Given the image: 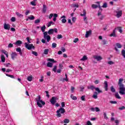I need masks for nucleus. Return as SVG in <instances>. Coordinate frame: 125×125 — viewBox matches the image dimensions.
<instances>
[{
	"mask_svg": "<svg viewBox=\"0 0 125 125\" xmlns=\"http://www.w3.org/2000/svg\"><path fill=\"white\" fill-rule=\"evenodd\" d=\"M124 82V79L120 78L119 79L118 84L119 85V92L121 95H125V84L123 83Z\"/></svg>",
	"mask_w": 125,
	"mask_h": 125,
	"instance_id": "1",
	"label": "nucleus"
},
{
	"mask_svg": "<svg viewBox=\"0 0 125 125\" xmlns=\"http://www.w3.org/2000/svg\"><path fill=\"white\" fill-rule=\"evenodd\" d=\"M37 97L38 98L35 99V100L37 101V105L38 107H40V108H42V106H44L45 105V102L42 100L41 96L39 95Z\"/></svg>",
	"mask_w": 125,
	"mask_h": 125,
	"instance_id": "2",
	"label": "nucleus"
},
{
	"mask_svg": "<svg viewBox=\"0 0 125 125\" xmlns=\"http://www.w3.org/2000/svg\"><path fill=\"white\" fill-rule=\"evenodd\" d=\"M66 111L65 110V109L63 107H61L56 112L57 114L56 116L58 117V118H60L61 117V114H64V113H65Z\"/></svg>",
	"mask_w": 125,
	"mask_h": 125,
	"instance_id": "3",
	"label": "nucleus"
},
{
	"mask_svg": "<svg viewBox=\"0 0 125 125\" xmlns=\"http://www.w3.org/2000/svg\"><path fill=\"white\" fill-rule=\"evenodd\" d=\"M88 89H91V90H93V89H95L96 91H97L98 93H102L103 92L102 90H100L99 87H95L93 85L88 86H87Z\"/></svg>",
	"mask_w": 125,
	"mask_h": 125,
	"instance_id": "4",
	"label": "nucleus"
},
{
	"mask_svg": "<svg viewBox=\"0 0 125 125\" xmlns=\"http://www.w3.org/2000/svg\"><path fill=\"white\" fill-rule=\"evenodd\" d=\"M24 45L25 48H27V49H28V50H31L32 48L33 49H35V46H34L33 44H28L27 42H25L24 43Z\"/></svg>",
	"mask_w": 125,
	"mask_h": 125,
	"instance_id": "5",
	"label": "nucleus"
},
{
	"mask_svg": "<svg viewBox=\"0 0 125 125\" xmlns=\"http://www.w3.org/2000/svg\"><path fill=\"white\" fill-rule=\"evenodd\" d=\"M116 46L114 47L115 50L116 51V53H120V50H119L118 48H122V44L120 43H116L115 44Z\"/></svg>",
	"mask_w": 125,
	"mask_h": 125,
	"instance_id": "6",
	"label": "nucleus"
},
{
	"mask_svg": "<svg viewBox=\"0 0 125 125\" xmlns=\"http://www.w3.org/2000/svg\"><path fill=\"white\" fill-rule=\"evenodd\" d=\"M83 14H81V16H84L83 21H84L85 24H88V21H87V18L85 15H86V11L85 10H83Z\"/></svg>",
	"mask_w": 125,
	"mask_h": 125,
	"instance_id": "7",
	"label": "nucleus"
},
{
	"mask_svg": "<svg viewBox=\"0 0 125 125\" xmlns=\"http://www.w3.org/2000/svg\"><path fill=\"white\" fill-rule=\"evenodd\" d=\"M44 38L46 39L47 42H49L50 41V36L47 35V32H45L43 33Z\"/></svg>",
	"mask_w": 125,
	"mask_h": 125,
	"instance_id": "8",
	"label": "nucleus"
},
{
	"mask_svg": "<svg viewBox=\"0 0 125 125\" xmlns=\"http://www.w3.org/2000/svg\"><path fill=\"white\" fill-rule=\"evenodd\" d=\"M56 97H52L51 100L50 101V102L51 103V104L52 105H54L55 103H56Z\"/></svg>",
	"mask_w": 125,
	"mask_h": 125,
	"instance_id": "9",
	"label": "nucleus"
},
{
	"mask_svg": "<svg viewBox=\"0 0 125 125\" xmlns=\"http://www.w3.org/2000/svg\"><path fill=\"white\" fill-rule=\"evenodd\" d=\"M101 15V16H100ZM98 16H100L99 17V19L100 20H103V19H104V17H105L104 16V15H102V14H101V12L100 11V10H99L98 12Z\"/></svg>",
	"mask_w": 125,
	"mask_h": 125,
	"instance_id": "10",
	"label": "nucleus"
},
{
	"mask_svg": "<svg viewBox=\"0 0 125 125\" xmlns=\"http://www.w3.org/2000/svg\"><path fill=\"white\" fill-rule=\"evenodd\" d=\"M93 58L97 61H100V60H102L103 59L101 56L97 55L94 56Z\"/></svg>",
	"mask_w": 125,
	"mask_h": 125,
	"instance_id": "11",
	"label": "nucleus"
},
{
	"mask_svg": "<svg viewBox=\"0 0 125 125\" xmlns=\"http://www.w3.org/2000/svg\"><path fill=\"white\" fill-rule=\"evenodd\" d=\"M4 29L5 30H10V25L8 23H5L4 24Z\"/></svg>",
	"mask_w": 125,
	"mask_h": 125,
	"instance_id": "12",
	"label": "nucleus"
},
{
	"mask_svg": "<svg viewBox=\"0 0 125 125\" xmlns=\"http://www.w3.org/2000/svg\"><path fill=\"white\" fill-rule=\"evenodd\" d=\"M91 34H92V31L91 30L86 31L85 35V38H88L89 36H91Z\"/></svg>",
	"mask_w": 125,
	"mask_h": 125,
	"instance_id": "13",
	"label": "nucleus"
},
{
	"mask_svg": "<svg viewBox=\"0 0 125 125\" xmlns=\"http://www.w3.org/2000/svg\"><path fill=\"white\" fill-rule=\"evenodd\" d=\"M117 30V28H115L114 30H113V32L110 35V37H114V38L117 37V35H116V30Z\"/></svg>",
	"mask_w": 125,
	"mask_h": 125,
	"instance_id": "14",
	"label": "nucleus"
},
{
	"mask_svg": "<svg viewBox=\"0 0 125 125\" xmlns=\"http://www.w3.org/2000/svg\"><path fill=\"white\" fill-rule=\"evenodd\" d=\"M17 56V53L14 52H12L11 54V57L13 60H14V59Z\"/></svg>",
	"mask_w": 125,
	"mask_h": 125,
	"instance_id": "15",
	"label": "nucleus"
},
{
	"mask_svg": "<svg viewBox=\"0 0 125 125\" xmlns=\"http://www.w3.org/2000/svg\"><path fill=\"white\" fill-rule=\"evenodd\" d=\"M117 15L116 17L117 18H120L123 15V11H119L118 12H116Z\"/></svg>",
	"mask_w": 125,
	"mask_h": 125,
	"instance_id": "16",
	"label": "nucleus"
},
{
	"mask_svg": "<svg viewBox=\"0 0 125 125\" xmlns=\"http://www.w3.org/2000/svg\"><path fill=\"white\" fill-rule=\"evenodd\" d=\"M61 19H62V22L63 23H66V22H67V20H66V16H62L61 17Z\"/></svg>",
	"mask_w": 125,
	"mask_h": 125,
	"instance_id": "17",
	"label": "nucleus"
},
{
	"mask_svg": "<svg viewBox=\"0 0 125 125\" xmlns=\"http://www.w3.org/2000/svg\"><path fill=\"white\" fill-rule=\"evenodd\" d=\"M16 50L17 52H19V54L21 55V56H22V55H23V54L22 53V51L21 50V48H16Z\"/></svg>",
	"mask_w": 125,
	"mask_h": 125,
	"instance_id": "18",
	"label": "nucleus"
},
{
	"mask_svg": "<svg viewBox=\"0 0 125 125\" xmlns=\"http://www.w3.org/2000/svg\"><path fill=\"white\" fill-rule=\"evenodd\" d=\"M104 89L105 91H108V82L107 81L104 82Z\"/></svg>",
	"mask_w": 125,
	"mask_h": 125,
	"instance_id": "19",
	"label": "nucleus"
},
{
	"mask_svg": "<svg viewBox=\"0 0 125 125\" xmlns=\"http://www.w3.org/2000/svg\"><path fill=\"white\" fill-rule=\"evenodd\" d=\"M98 95V93L97 92H94L92 97L94 98V99H97V98H98V96H97Z\"/></svg>",
	"mask_w": 125,
	"mask_h": 125,
	"instance_id": "20",
	"label": "nucleus"
},
{
	"mask_svg": "<svg viewBox=\"0 0 125 125\" xmlns=\"http://www.w3.org/2000/svg\"><path fill=\"white\" fill-rule=\"evenodd\" d=\"M53 33H54V30L53 29H50L48 31V35H53Z\"/></svg>",
	"mask_w": 125,
	"mask_h": 125,
	"instance_id": "21",
	"label": "nucleus"
},
{
	"mask_svg": "<svg viewBox=\"0 0 125 125\" xmlns=\"http://www.w3.org/2000/svg\"><path fill=\"white\" fill-rule=\"evenodd\" d=\"M42 12L43 13L46 12V5H45V4L43 5Z\"/></svg>",
	"mask_w": 125,
	"mask_h": 125,
	"instance_id": "22",
	"label": "nucleus"
},
{
	"mask_svg": "<svg viewBox=\"0 0 125 125\" xmlns=\"http://www.w3.org/2000/svg\"><path fill=\"white\" fill-rule=\"evenodd\" d=\"M1 61L3 63H4V62H5V57L3 55L1 56Z\"/></svg>",
	"mask_w": 125,
	"mask_h": 125,
	"instance_id": "23",
	"label": "nucleus"
},
{
	"mask_svg": "<svg viewBox=\"0 0 125 125\" xmlns=\"http://www.w3.org/2000/svg\"><path fill=\"white\" fill-rule=\"evenodd\" d=\"M15 44H17V45H20L21 44H22V41L18 40L15 42Z\"/></svg>",
	"mask_w": 125,
	"mask_h": 125,
	"instance_id": "24",
	"label": "nucleus"
},
{
	"mask_svg": "<svg viewBox=\"0 0 125 125\" xmlns=\"http://www.w3.org/2000/svg\"><path fill=\"white\" fill-rule=\"evenodd\" d=\"M115 97L117 99H121V97L120 96V95H119V93H118V92H116L115 94Z\"/></svg>",
	"mask_w": 125,
	"mask_h": 125,
	"instance_id": "25",
	"label": "nucleus"
},
{
	"mask_svg": "<svg viewBox=\"0 0 125 125\" xmlns=\"http://www.w3.org/2000/svg\"><path fill=\"white\" fill-rule=\"evenodd\" d=\"M96 3H98V7H99V8L100 10H101V11H102V10H103L102 9L101 6H100V2L97 1L96 2Z\"/></svg>",
	"mask_w": 125,
	"mask_h": 125,
	"instance_id": "26",
	"label": "nucleus"
},
{
	"mask_svg": "<svg viewBox=\"0 0 125 125\" xmlns=\"http://www.w3.org/2000/svg\"><path fill=\"white\" fill-rule=\"evenodd\" d=\"M49 51V50L48 49H45L44 50L43 54H45L46 55H47V54H48Z\"/></svg>",
	"mask_w": 125,
	"mask_h": 125,
	"instance_id": "27",
	"label": "nucleus"
},
{
	"mask_svg": "<svg viewBox=\"0 0 125 125\" xmlns=\"http://www.w3.org/2000/svg\"><path fill=\"white\" fill-rule=\"evenodd\" d=\"M85 60H87V57L86 56L84 55L83 56V58L81 59V61H85Z\"/></svg>",
	"mask_w": 125,
	"mask_h": 125,
	"instance_id": "28",
	"label": "nucleus"
},
{
	"mask_svg": "<svg viewBox=\"0 0 125 125\" xmlns=\"http://www.w3.org/2000/svg\"><path fill=\"white\" fill-rule=\"evenodd\" d=\"M45 29H46V27H45V26L44 25L41 27V30L42 31V33L45 32H44L45 31Z\"/></svg>",
	"mask_w": 125,
	"mask_h": 125,
	"instance_id": "29",
	"label": "nucleus"
},
{
	"mask_svg": "<svg viewBox=\"0 0 125 125\" xmlns=\"http://www.w3.org/2000/svg\"><path fill=\"white\" fill-rule=\"evenodd\" d=\"M110 90L111 92H113V93L116 92V89H115V88H114V86H112L110 87Z\"/></svg>",
	"mask_w": 125,
	"mask_h": 125,
	"instance_id": "30",
	"label": "nucleus"
},
{
	"mask_svg": "<svg viewBox=\"0 0 125 125\" xmlns=\"http://www.w3.org/2000/svg\"><path fill=\"white\" fill-rule=\"evenodd\" d=\"M52 66H53V64H52V63H51L50 62H48L47 63V66L49 67V68H52Z\"/></svg>",
	"mask_w": 125,
	"mask_h": 125,
	"instance_id": "31",
	"label": "nucleus"
},
{
	"mask_svg": "<svg viewBox=\"0 0 125 125\" xmlns=\"http://www.w3.org/2000/svg\"><path fill=\"white\" fill-rule=\"evenodd\" d=\"M116 29H117V30L119 31V32L122 34V33H123V29L122 28V27H117Z\"/></svg>",
	"mask_w": 125,
	"mask_h": 125,
	"instance_id": "32",
	"label": "nucleus"
},
{
	"mask_svg": "<svg viewBox=\"0 0 125 125\" xmlns=\"http://www.w3.org/2000/svg\"><path fill=\"white\" fill-rule=\"evenodd\" d=\"M51 25H54V22H53V21H51L48 23L47 27H50V26H51Z\"/></svg>",
	"mask_w": 125,
	"mask_h": 125,
	"instance_id": "33",
	"label": "nucleus"
},
{
	"mask_svg": "<svg viewBox=\"0 0 125 125\" xmlns=\"http://www.w3.org/2000/svg\"><path fill=\"white\" fill-rule=\"evenodd\" d=\"M27 81H28L29 82H32V80H33V76H28L27 78Z\"/></svg>",
	"mask_w": 125,
	"mask_h": 125,
	"instance_id": "34",
	"label": "nucleus"
},
{
	"mask_svg": "<svg viewBox=\"0 0 125 125\" xmlns=\"http://www.w3.org/2000/svg\"><path fill=\"white\" fill-rule=\"evenodd\" d=\"M64 124H69L70 123V120L68 119H65L63 120Z\"/></svg>",
	"mask_w": 125,
	"mask_h": 125,
	"instance_id": "35",
	"label": "nucleus"
},
{
	"mask_svg": "<svg viewBox=\"0 0 125 125\" xmlns=\"http://www.w3.org/2000/svg\"><path fill=\"white\" fill-rule=\"evenodd\" d=\"M71 99H72L73 100H77V99H78V98H77V97L73 96V95H71L70 96Z\"/></svg>",
	"mask_w": 125,
	"mask_h": 125,
	"instance_id": "36",
	"label": "nucleus"
},
{
	"mask_svg": "<svg viewBox=\"0 0 125 125\" xmlns=\"http://www.w3.org/2000/svg\"><path fill=\"white\" fill-rule=\"evenodd\" d=\"M57 46V44H56V43L54 42L52 43V48H55V47H56Z\"/></svg>",
	"mask_w": 125,
	"mask_h": 125,
	"instance_id": "37",
	"label": "nucleus"
},
{
	"mask_svg": "<svg viewBox=\"0 0 125 125\" xmlns=\"http://www.w3.org/2000/svg\"><path fill=\"white\" fill-rule=\"evenodd\" d=\"M63 38V36H62V35L61 34H58L57 37V39H58V40H60V39H62Z\"/></svg>",
	"mask_w": 125,
	"mask_h": 125,
	"instance_id": "38",
	"label": "nucleus"
},
{
	"mask_svg": "<svg viewBox=\"0 0 125 125\" xmlns=\"http://www.w3.org/2000/svg\"><path fill=\"white\" fill-rule=\"evenodd\" d=\"M122 56L125 58V50H122L121 52Z\"/></svg>",
	"mask_w": 125,
	"mask_h": 125,
	"instance_id": "39",
	"label": "nucleus"
},
{
	"mask_svg": "<svg viewBox=\"0 0 125 125\" xmlns=\"http://www.w3.org/2000/svg\"><path fill=\"white\" fill-rule=\"evenodd\" d=\"M39 23H41V19H37L35 20V24H39Z\"/></svg>",
	"mask_w": 125,
	"mask_h": 125,
	"instance_id": "40",
	"label": "nucleus"
},
{
	"mask_svg": "<svg viewBox=\"0 0 125 125\" xmlns=\"http://www.w3.org/2000/svg\"><path fill=\"white\" fill-rule=\"evenodd\" d=\"M30 4H31V5H33V6H36V5H37V4H36V2L34 1H31Z\"/></svg>",
	"mask_w": 125,
	"mask_h": 125,
	"instance_id": "41",
	"label": "nucleus"
},
{
	"mask_svg": "<svg viewBox=\"0 0 125 125\" xmlns=\"http://www.w3.org/2000/svg\"><path fill=\"white\" fill-rule=\"evenodd\" d=\"M6 76H7V77H9L10 78H11L12 79L15 78L13 75H9L8 74H6Z\"/></svg>",
	"mask_w": 125,
	"mask_h": 125,
	"instance_id": "42",
	"label": "nucleus"
},
{
	"mask_svg": "<svg viewBox=\"0 0 125 125\" xmlns=\"http://www.w3.org/2000/svg\"><path fill=\"white\" fill-rule=\"evenodd\" d=\"M104 117L105 120H108V117H107V114L106 112H104Z\"/></svg>",
	"mask_w": 125,
	"mask_h": 125,
	"instance_id": "43",
	"label": "nucleus"
},
{
	"mask_svg": "<svg viewBox=\"0 0 125 125\" xmlns=\"http://www.w3.org/2000/svg\"><path fill=\"white\" fill-rule=\"evenodd\" d=\"M47 61H49L50 62H53V63H55V61L53 59H48Z\"/></svg>",
	"mask_w": 125,
	"mask_h": 125,
	"instance_id": "44",
	"label": "nucleus"
},
{
	"mask_svg": "<svg viewBox=\"0 0 125 125\" xmlns=\"http://www.w3.org/2000/svg\"><path fill=\"white\" fill-rule=\"evenodd\" d=\"M32 54H33V55H35V56H38V52L36 51H32Z\"/></svg>",
	"mask_w": 125,
	"mask_h": 125,
	"instance_id": "45",
	"label": "nucleus"
},
{
	"mask_svg": "<svg viewBox=\"0 0 125 125\" xmlns=\"http://www.w3.org/2000/svg\"><path fill=\"white\" fill-rule=\"evenodd\" d=\"M92 8L96 9V8H97V7H98V5H95V4H93L92 5Z\"/></svg>",
	"mask_w": 125,
	"mask_h": 125,
	"instance_id": "46",
	"label": "nucleus"
},
{
	"mask_svg": "<svg viewBox=\"0 0 125 125\" xmlns=\"http://www.w3.org/2000/svg\"><path fill=\"white\" fill-rule=\"evenodd\" d=\"M11 21H12V22H15L16 21V18H15V17H12L11 19Z\"/></svg>",
	"mask_w": 125,
	"mask_h": 125,
	"instance_id": "47",
	"label": "nucleus"
},
{
	"mask_svg": "<svg viewBox=\"0 0 125 125\" xmlns=\"http://www.w3.org/2000/svg\"><path fill=\"white\" fill-rule=\"evenodd\" d=\"M11 47H13V44L10 43L8 45V48H11Z\"/></svg>",
	"mask_w": 125,
	"mask_h": 125,
	"instance_id": "48",
	"label": "nucleus"
},
{
	"mask_svg": "<svg viewBox=\"0 0 125 125\" xmlns=\"http://www.w3.org/2000/svg\"><path fill=\"white\" fill-rule=\"evenodd\" d=\"M28 19H29V20H34V19H35V17L34 16H31V17H28Z\"/></svg>",
	"mask_w": 125,
	"mask_h": 125,
	"instance_id": "49",
	"label": "nucleus"
},
{
	"mask_svg": "<svg viewBox=\"0 0 125 125\" xmlns=\"http://www.w3.org/2000/svg\"><path fill=\"white\" fill-rule=\"evenodd\" d=\"M16 15H17L18 16V17H21H21H23V15H21V14H20L18 12H16Z\"/></svg>",
	"mask_w": 125,
	"mask_h": 125,
	"instance_id": "50",
	"label": "nucleus"
},
{
	"mask_svg": "<svg viewBox=\"0 0 125 125\" xmlns=\"http://www.w3.org/2000/svg\"><path fill=\"white\" fill-rule=\"evenodd\" d=\"M107 3L105 2L104 3L103 5L102 6V7H103L104 8H107Z\"/></svg>",
	"mask_w": 125,
	"mask_h": 125,
	"instance_id": "51",
	"label": "nucleus"
},
{
	"mask_svg": "<svg viewBox=\"0 0 125 125\" xmlns=\"http://www.w3.org/2000/svg\"><path fill=\"white\" fill-rule=\"evenodd\" d=\"M107 64L109 65H113V64H114V62H113L112 61H109L107 62Z\"/></svg>",
	"mask_w": 125,
	"mask_h": 125,
	"instance_id": "52",
	"label": "nucleus"
},
{
	"mask_svg": "<svg viewBox=\"0 0 125 125\" xmlns=\"http://www.w3.org/2000/svg\"><path fill=\"white\" fill-rule=\"evenodd\" d=\"M81 100H82V101H85V96H82L81 97Z\"/></svg>",
	"mask_w": 125,
	"mask_h": 125,
	"instance_id": "53",
	"label": "nucleus"
},
{
	"mask_svg": "<svg viewBox=\"0 0 125 125\" xmlns=\"http://www.w3.org/2000/svg\"><path fill=\"white\" fill-rule=\"evenodd\" d=\"M65 78H66V79L64 78L63 81H65L66 82H68L69 80H68V76L67 75V74H65Z\"/></svg>",
	"mask_w": 125,
	"mask_h": 125,
	"instance_id": "54",
	"label": "nucleus"
},
{
	"mask_svg": "<svg viewBox=\"0 0 125 125\" xmlns=\"http://www.w3.org/2000/svg\"><path fill=\"white\" fill-rule=\"evenodd\" d=\"M109 103L111 104H117V101H110Z\"/></svg>",
	"mask_w": 125,
	"mask_h": 125,
	"instance_id": "55",
	"label": "nucleus"
},
{
	"mask_svg": "<svg viewBox=\"0 0 125 125\" xmlns=\"http://www.w3.org/2000/svg\"><path fill=\"white\" fill-rule=\"evenodd\" d=\"M56 68H57V66L56 65H55L53 69V71L54 72V73H56Z\"/></svg>",
	"mask_w": 125,
	"mask_h": 125,
	"instance_id": "56",
	"label": "nucleus"
},
{
	"mask_svg": "<svg viewBox=\"0 0 125 125\" xmlns=\"http://www.w3.org/2000/svg\"><path fill=\"white\" fill-rule=\"evenodd\" d=\"M125 106H123L121 107H119V110H125Z\"/></svg>",
	"mask_w": 125,
	"mask_h": 125,
	"instance_id": "57",
	"label": "nucleus"
},
{
	"mask_svg": "<svg viewBox=\"0 0 125 125\" xmlns=\"http://www.w3.org/2000/svg\"><path fill=\"white\" fill-rule=\"evenodd\" d=\"M103 44H107V41L106 40H103Z\"/></svg>",
	"mask_w": 125,
	"mask_h": 125,
	"instance_id": "58",
	"label": "nucleus"
},
{
	"mask_svg": "<svg viewBox=\"0 0 125 125\" xmlns=\"http://www.w3.org/2000/svg\"><path fill=\"white\" fill-rule=\"evenodd\" d=\"M99 83H100V81L98 80H96L94 82V83H95V84H98Z\"/></svg>",
	"mask_w": 125,
	"mask_h": 125,
	"instance_id": "59",
	"label": "nucleus"
},
{
	"mask_svg": "<svg viewBox=\"0 0 125 125\" xmlns=\"http://www.w3.org/2000/svg\"><path fill=\"white\" fill-rule=\"evenodd\" d=\"M79 42V38H76L74 41L73 42L77 43Z\"/></svg>",
	"mask_w": 125,
	"mask_h": 125,
	"instance_id": "60",
	"label": "nucleus"
},
{
	"mask_svg": "<svg viewBox=\"0 0 125 125\" xmlns=\"http://www.w3.org/2000/svg\"><path fill=\"white\" fill-rule=\"evenodd\" d=\"M74 90H75V87L71 86V91L72 93L74 92Z\"/></svg>",
	"mask_w": 125,
	"mask_h": 125,
	"instance_id": "61",
	"label": "nucleus"
},
{
	"mask_svg": "<svg viewBox=\"0 0 125 125\" xmlns=\"http://www.w3.org/2000/svg\"><path fill=\"white\" fill-rule=\"evenodd\" d=\"M45 93L47 94V95H46V96L47 97H48V98H49V94H48L49 92H48V91H45Z\"/></svg>",
	"mask_w": 125,
	"mask_h": 125,
	"instance_id": "62",
	"label": "nucleus"
},
{
	"mask_svg": "<svg viewBox=\"0 0 125 125\" xmlns=\"http://www.w3.org/2000/svg\"><path fill=\"white\" fill-rule=\"evenodd\" d=\"M62 107V108H64L65 107V103L64 102H62L61 103Z\"/></svg>",
	"mask_w": 125,
	"mask_h": 125,
	"instance_id": "63",
	"label": "nucleus"
},
{
	"mask_svg": "<svg viewBox=\"0 0 125 125\" xmlns=\"http://www.w3.org/2000/svg\"><path fill=\"white\" fill-rule=\"evenodd\" d=\"M53 17V14H50L49 16V19H51Z\"/></svg>",
	"mask_w": 125,
	"mask_h": 125,
	"instance_id": "64",
	"label": "nucleus"
}]
</instances>
